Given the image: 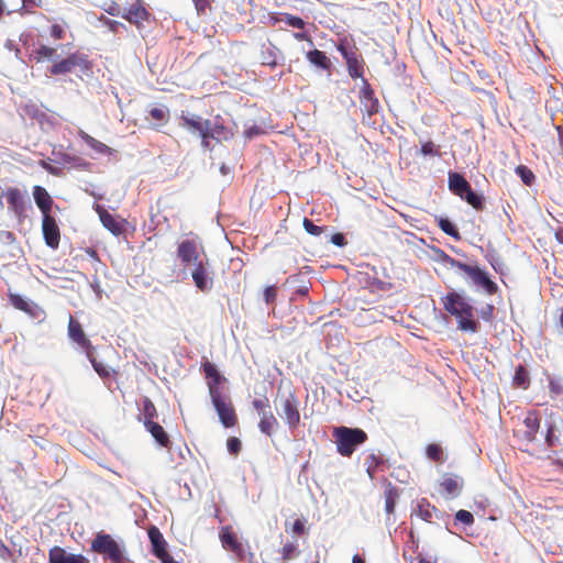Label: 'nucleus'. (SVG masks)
Returning a JSON list of instances; mask_svg holds the SVG:
<instances>
[{
    "mask_svg": "<svg viewBox=\"0 0 563 563\" xmlns=\"http://www.w3.org/2000/svg\"><path fill=\"white\" fill-rule=\"evenodd\" d=\"M443 308L457 320L459 329L465 332H476L478 322L474 319V309L467 300L456 291L442 297Z\"/></svg>",
    "mask_w": 563,
    "mask_h": 563,
    "instance_id": "f257e3e1",
    "label": "nucleus"
},
{
    "mask_svg": "<svg viewBox=\"0 0 563 563\" xmlns=\"http://www.w3.org/2000/svg\"><path fill=\"white\" fill-rule=\"evenodd\" d=\"M90 549L92 552L101 555L106 561H109L110 563L126 562L124 543L103 531L97 532L90 543Z\"/></svg>",
    "mask_w": 563,
    "mask_h": 563,
    "instance_id": "f03ea898",
    "label": "nucleus"
},
{
    "mask_svg": "<svg viewBox=\"0 0 563 563\" xmlns=\"http://www.w3.org/2000/svg\"><path fill=\"white\" fill-rule=\"evenodd\" d=\"M336 451L340 455L350 457L357 446L368 439L367 433L358 428L336 427L333 429Z\"/></svg>",
    "mask_w": 563,
    "mask_h": 563,
    "instance_id": "7ed1b4c3",
    "label": "nucleus"
},
{
    "mask_svg": "<svg viewBox=\"0 0 563 563\" xmlns=\"http://www.w3.org/2000/svg\"><path fill=\"white\" fill-rule=\"evenodd\" d=\"M449 188L450 190L465 200L477 211H483L485 208L484 197L473 191L466 178L459 173L449 174Z\"/></svg>",
    "mask_w": 563,
    "mask_h": 563,
    "instance_id": "20e7f679",
    "label": "nucleus"
},
{
    "mask_svg": "<svg viewBox=\"0 0 563 563\" xmlns=\"http://www.w3.org/2000/svg\"><path fill=\"white\" fill-rule=\"evenodd\" d=\"M75 68L81 71H89L92 68V63L89 60L88 55L79 51L70 53L67 57L55 62L49 67L51 75H66L71 73Z\"/></svg>",
    "mask_w": 563,
    "mask_h": 563,
    "instance_id": "39448f33",
    "label": "nucleus"
},
{
    "mask_svg": "<svg viewBox=\"0 0 563 563\" xmlns=\"http://www.w3.org/2000/svg\"><path fill=\"white\" fill-rule=\"evenodd\" d=\"M2 197L7 201L8 210L15 217L16 221L22 224L27 218V210L31 208L24 194L16 187H9L3 190Z\"/></svg>",
    "mask_w": 563,
    "mask_h": 563,
    "instance_id": "423d86ee",
    "label": "nucleus"
},
{
    "mask_svg": "<svg viewBox=\"0 0 563 563\" xmlns=\"http://www.w3.org/2000/svg\"><path fill=\"white\" fill-rule=\"evenodd\" d=\"M277 400L279 401L282 413L286 420L287 426L290 429L296 428L300 422L299 413V401L294 391L277 394Z\"/></svg>",
    "mask_w": 563,
    "mask_h": 563,
    "instance_id": "0eeeda50",
    "label": "nucleus"
},
{
    "mask_svg": "<svg viewBox=\"0 0 563 563\" xmlns=\"http://www.w3.org/2000/svg\"><path fill=\"white\" fill-rule=\"evenodd\" d=\"M212 405L225 428H232L238 423V416L230 397L225 394L210 397Z\"/></svg>",
    "mask_w": 563,
    "mask_h": 563,
    "instance_id": "6e6552de",
    "label": "nucleus"
},
{
    "mask_svg": "<svg viewBox=\"0 0 563 563\" xmlns=\"http://www.w3.org/2000/svg\"><path fill=\"white\" fill-rule=\"evenodd\" d=\"M191 278L198 290L208 292L213 287V276L209 260L205 258L192 265Z\"/></svg>",
    "mask_w": 563,
    "mask_h": 563,
    "instance_id": "1a4fd4ad",
    "label": "nucleus"
},
{
    "mask_svg": "<svg viewBox=\"0 0 563 563\" xmlns=\"http://www.w3.org/2000/svg\"><path fill=\"white\" fill-rule=\"evenodd\" d=\"M465 274L471 279L472 284L482 288L487 295L493 296L498 292L497 284L490 279L488 273L477 265H468Z\"/></svg>",
    "mask_w": 563,
    "mask_h": 563,
    "instance_id": "9d476101",
    "label": "nucleus"
},
{
    "mask_svg": "<svg viewBox=\"0 0 563 563\" xmlns=\"http://www.w3.org/2000/svg\"><path fill=\"white\" fill-rule=\"evenodd\" d=\"M177 256L185 267L192 266L205 258L200 255L196 239H186L178 244Z\"/></svg>",
    "mask_w": 563,
    "mask_h": 563,
    "instance_id": "9b49d317",
    "label": "nucleus"
},
{
    "mask_svg": "<svg viewBox=\"0 0 563 563\" xmlns=\"http://www.w3.org/2000/svg\"><path fill=\"white\" fill-rule=\"evenodd\" d=\"M219 539L224 550L234 553L239 560L244 559L245 550L243 543L233 531L232 526H223L220 530Z\"/></svg>",
    "mask_w": 563,
    "mask_h": 563,
    "instance_id": "f8f14e48",
    "label": "nucleus"
},
{
    "mask_svg": "<svg viewBox=\"0 0 563 563\" xmlns=\"http://www.w3.org/2000/svg\"><path fill=\"white\" fill-rule=\"evenodd\" d=\"M201 369L205 374V377L207 379V386L210 397L223 395V390L221 385L225 383V377L218 371L217 366L206 361L201 365Z\"/></svg>",
    "mask_w": 563,
    "mask_h": 563,
    "instance_id": "ddd939ff",
    "label": "nucleus"
},
{
    "mask_svg": "<svg viewBox=\"0 0 563 563\" xmlns=\"http://www.w3.org/2000/svg\"><path fill=\"white\" fill-rule=\"evenodd\" d=\"M338 51L346 62L349 75L352 78H363L364 66L363 60L356 49L347 48L343 43L338 45Z\"/></svg>",
    "mask_w": 563,
    "mask_h": 563,
    "instance_id": "4468645a",
    "label": "nucleus"
},
{
    "mask_svg": "<svg viewBox=\"0 0 563 563\" xmlns=\"http://www.w3.org/2000/svg\"><path fill=\"white\" fill-rule=\"evenodd\" d=\"M42 233L47 246L53 250H56L59 246L60 231L52 214L44 216L42 218Z\"/></svg>",
    "mask_w": 563,
    "mask_h": 563,
    "instance_id": "2eb2a0df",
    "label": "nucleus"
},
{
    "mask_svg": "<svg viewBox=\"0 0 563 563\" xmlns=\"http://www.w3.org/2000/svg\"><path fill=\"white\" fill-rule=\"evenodd\" d=\"M67 331L69 339L78 346L84 349L86 354H90V351H93V345L86 335L82 325L80 324L79 321L75 320L73 316H69Z\"/></svg>",
    "mask_w": 563,
    "mask_h": 563,
    "instance_id": "dca6fc26",
    "label": "nucleus"
},
{
    "mask_svg": "<svg viewBox=\"0 0 563 563\" xmlns=\"http://www.w3.org/2000/svg\"><path fill=\"white\" fill-rule=\"evenodd\" d=\"M48 563H89V560L80 553H69L59 545H54L48 551Z\"/></svg>",
    "mask_w": 563,
    "mask_h": 563,
    "instance_id": "f3484780",
    "label": "nucleus"
},
{
    "mask_svg": "<svg viewBox=\"0 0 563 563\" xmlns=\"http://www.w3.org/2000/svg\"><path fill=\"white\" fill-rule=\"evenodd\" d=\"M96 211L99 214L102 225L107 230H109L113 235L119 236L124 232V219L117 218L115 216L111 214L108 210L100 206H97Z\"/></svg>",
    "mask_w": 563,
    "mask_h": 563,
    "instance_id": "a211bd4d",
    "label": "nucleus"
},
{
    "mask_svg": "<svg viewBox=\"0 0 563 563\" xmlns=\"http://www.w3.org/2000/svg\"><path fill=\"white\" fill-rule=\"evenodd\" d=\"M208 132L212 140L225 142L233 137V131L224 124L223 119L217 115L212 121L208 120Z\"/></svg>",
    "mask_w": 563,
    "mask_h": 563,
    "instance_id": "6ab92c4d",
    "label": "nucleus"
},
{
    "mask_svg": "<svg viewBox=\"0 0 563 563\" xmlns=\"http://www.w3.org/2000/svg\"><path fill=\"white\" fill-rule=\"evenodd\" d=\"M361 104L363 110L371 117L378 112L379 102L378 99L374 95V90L371 88V85L366 79L363 78V87L361 89Z\"/></svg>",
    "mask_w": 563,
    "mask_h": 563,
    "instance_id": "aec40b11",
    "label": "nucleus"
},
{
    "mask_svg": "<svg viewBox=\"0 0 563 563\" xmlns=\"http://www.w3.org/2000/svg\"><path fill=\"white\" fill-rule=\"evenodd\" d=\"M148 539L152 545V553L157 559L168 556L167 542L156 526H151L147 530Z\"/></svg>",
    "mask_w": 563,
    "mask_h": 563,
    "instance_id": "412c9836",
    "label": "nucleus"
},
{
    "mask_svg": "<svg viewBox=\"0 0 563 563\" xmlns=\"http://www.w3.org/2000/svg\"><path fill=\"white\" fill-rule=\"evenodd\" d=\"M32 194L34 201L37 208L41 210L43 217L49 216L54 205V200L48 194V191L44 187L36 185L33 187Z\"/></svg>",
    "mask_w": 563,
    "mask_h": 563,
    "instance_id": "4be33fe9",
    "label": "nucleus"
},
{
    "mask_svg": "<svg viewBox=\"0 0 563 563\" xmlns=\"http://www.w3.org/2000/svg\"><path fill=\"white\" fill-rule=\"evenodd\" d=\"M540 416L537 411H529L523 419L525 430L522 431V437L526 441L532 442L536 439V435L540 428Z\"/></svg>",
    "mask_w": 563,
    "mask_h": 563,
    "instance_id": "5701e85b",
    "label": "nucleus"
},
{
    "mask_svg": "<svg viewBox=\"0 0 563 563\" xmlns=\"http://www.w3.org/2000/svg\"><path fill=\"white\" fill-rule=\"evenodd\" d=\"M57 57V48L45 44H40L30 53V60L36 64L44 62H53Z\"/></svg>",
    "mask_w": 563,
    "mask_h": 563,
    "instance_id": "b1692460",
    "label": "nucleus"
},
{
    "mask_svg": "<svg viewBox=\"0 0 563 563\" xmlns=\"http://www.w3.org/2000/svg\"><path fill=\"white\" fill-rule=\"evenodd\" d=\"M440 487L445 495L455 497L463 487V479L457 475L446 474L443 476Z\"/></svg>",
    "mask_w": 563,
    "mask_h": 563,
    "instance_id": "393cba45",
    "label": "nucleus"
},
{
    "mask_svg": "<svg viewBox=\"0 0 563 563\" xmlns=\"http://www.w3.org/2000/svg\"><path fill=\"white\" fill-rule=\"evenodd\" d=\"M180 125L186 128L191 133H202L208 129V120H203L200 115L188 114L180 117Z\"/></svg>",
    "mask_w": 563,
    "mask_h": 563,
    "instance_id": "a878e982",
    "label": "nucleus"
},
{
    "mask_svg": "<svg viewBox=\"0 0 563 563\" xmlns=\"http://www.w3.org/2000/svg\"><path fill=\"white\" fill-rule=\"evenodd\" d=\"M147 11L142 5L140 0H135L122 14V16L128 20L130 23L139 24L142 21L147 19Z\"/></svg>",
    "mask_w": 563,
    "mask_h": 563,
    "instance_id": "bb28decb",
    "label": "nucleus"
},
{
    "mask_svg": "<svg viewBox=\"0 0 563 563\" xmlns=\"http://www.w3.org/2000/svg\"><path fill=\"white\" fill-rule=\"evenodd\" d=\"M145 429L151 433L156 443L162 448H170L172 441L165 429L157 422L153 421L146 426Z\"/></svg>",
    "mask_w": 563,
    "mask_h": 563,
    "instance_id": "cd10ccee",
    "label": "nucleus"
},
{
    "mask_svg": "<svg viewBox=\"0 0 563 563\" xmlns=\"http://www.w3.org/2000/svg\"><path fill=\"white\" fill-rule=\"evenodd\" d=\"M78 135L96 153L102 155H112L113 150L111 147L96 140L95 137L86 133L84 130H79Z\"/></svg>",
    "mask_w": 563,
    "mask_h": 563,
    "instance_id": "c85d7f7f",
    "label": "nucleus"
},
{
    "mask_svg": "<svg viewBox=\"0 0 563 563\" xmlns=\"http://www.w3.org/2000/svg\"><path fill=\"white\" fill-rule=\"evenodd\" d=\"M260 417V431L266 435H272L278 428V420L271 410L267 412H262Z\"/></svg>",
    "mask_w": 563,
    "mask_h": 563,
    "instance_id": "c756f323",
    "label": "nucleus"
},
{
    "mask_svg": "<svg viewBox=\"0 0 563 563\" xmlns=\"http://www.w3.org/2000/svg\"><path fill=\"white\" fill-rule=\"evenodd\" d=\"M307 60L318 68L329 70L331 68V60L324 52L317 48L306 53Z\"/></svg>",
    "mask_w": 563,
    "mask_h": 563,
    "instance_id": "7c9ffc66",
    "label": "nucleus"
},
{
    "mask_svg": "<svg viewBox=\"0 0 563 563\" xmlns=\"http://www.w3.org/2000/svg\"><path fill=\"white\" fill-rule=\"evenodd\" d=\"M141 412L142 417H140L139 420L142 421L144 426L153 422L158 416L155 405L148 397L142 398Z\"/></svg>",
    "mask_w": 563,
    "mask_h": 563,
    "instance_id": "2f4dec72",
    "label": "nucleus"
},
{
    "mask_svg": "<svg viewBox=\"0 0 563 563\" xmlns=\"http://www.w3.org/2000/svg\"><path fill=\"white\" fill-rule=\"evenodd\" d=\"M9 301L15 309L21 310L32 317H35V310L37 309V306L29 302L22 296L18 294H10Z\"/></svg>",
    "mask_w": 563,
    "mask_h": 563,
    "instance_id": "473e14b6",
    "label": "nucleus"
},
{
    "mask_svg": "<svg viewBox=\"0 0 563 563\" xmlns=\"http://www.w3.org/2000/svg\"><path fill=\"white\" fill-rule=\"evenodd\" d=\"M384 497H385V511L388 516L393 515L395 511L397 500L399 498V493H398L397 487H395L391 483H388L384 490Z\"/></svg>",
    "mask_w": 563,
    "mask_h": 563,
    "instance_id": "72a5a7b5",
    "label": "nucleus"
},
{
    "mask_svg": "<svg viewBox=\"0 0 563 563\" xmlns=\"http://www.w3.org/2000/svg\"><path fill=\"white\" fill-rule=\"evenodd\" d=\"M278 49L271 43L262 45L261 49V63L263 65L275 68L278 64L277 60Z\"/></svg>",
    "mask_w": 563,
    "mask_h": 563,
    "instance_id": "f704fd0d",
    "label": "nucleus"
},
{
    "mask_svg": "<svg viewBox=\"0 0 563 563\" xmlns=\"http://www.w3.org/2000/svg\"><path fill=\"white\" fill-rule=\"evenodd\" d=\"M514 386L522 389H527L530 384V377L527 368L523 365H519L512 378Z\"/></svg>",
    "mask_w": 563,
    "mask_h": 563,
    "instance_id": "c9c22d12",
    "label": "nucleus"
},
{
    "mask_svg": "<svg viewBox=\"0 0 563 563\" xmlns=\"http://www.w3.org/2000/svg\"><path fill=\"white\" fill-rule=\"evenodd\" d=\"M384 463L380 455L371 453L365 460L366 472L371 479H374L378 467Z\"/></svg>",
    "mask_w": 563,
    "mask_h": 563,
    "instance_id": "e433bc0d",
    "label": "nucleus"
},
{
    "mask_svg": "<svg viewBox=\"0 0 563 563\" xmlns=\"http://www.w3.org/2000/svg\"><path fill=\"white\" fill-rule=\"evenodd\" d=\"M86 356L90 361L93 369L101 378H109L111 374L114 373V371L108 367L106 364L96 360L93 351H90V354H86Z\"/></svg>",
    "mask_w": 563,
    "mask_h": 563,
    "instance_id": "4c0bfd02",
    "label": "nucleus"
},
{
    "mask_svg": "<svg viewBox=\"0 0 563 563\" xmlns=\"http://www.w3.org/2000/svg\"><path fill=\"white\" fill-rule=\"evenodd\" d=\"M438 227L449 236L453 238L454 240L459 241L461 240V234L457 230V228L446 218H439L437 220Z\"/></svg>",
    "mask_w": 563,
    "mask_h": 563,
    "instance_id": "58836bf2",
    "label": "nucleus"
},
{
    "mask_svg": "<svg viewBox=\"0 0 563 563\" xmlns=\"http://www.w3.org/2000/svg\"><path fill=\"white\" fill-rule=\"evenodd\" d=\"M426 454L429 460L438 463L444 462V453L440 444L431 443L426 448Z\"/></svg>",
    "mask_w": 563,
    "mask_h": 563,
    "instance_id": "ea45409f",
    "label": "nucleus"
},
{
    "mask_svg": "<svg viewBox=\"0 0 563 563\" xmlns=\"http://www.w3.org/2000/svg\"><path fill=\"white\" fill-rule=\"evenodd\" d=\"M440 262L446 266V267H450V268H457L460 271H462L463 273H465V271L467 269L468 267V264H465L463 262H460L455 258H453L452 256L448 255L445 252L441 251V255H440Z\"/></svg>",
    "mask_w": 563,
    "mask_h": 563,
    "instance_id": "a19ab883",
    "label": "nucleus"
},
{
    "mask_svg": "<svg viewBox=\"0 0 563 563\" xmlns=\"http://www.w3.org/2000/svg\"><path fill=\"white\" fill-rule=\"evenodd\" d=\"M516 173L519 175L525 185L530 186L534 181V174L525 165L517 166Z\"/></svg>",
    "mask_w": 563,
    "mask_h": 563,
    "instance_id": "79ce46f5",
    "label": "nucleus"
},
{
    "mask_svg": "<svg viewBox=\"0 0 563 563\" xmlns=\"http://www.w3.org/2000/svg\"><path fill=\"white\" fill-rule=\"evenodd\" d=\"M150 115L153 120L163 122L167 121L169 112L166 107H155L150 110Z\"/></svg>",
    "mask_w": 563,
    "mask_h": 563,
    "instance_id": "37998d69",
    "label": "nucleus"
},
{
    "mask_svg": "<svg viewBox=\"0 0 563 563\" xmlns=\"http://www.w3.org/2000/svg\"><path fill=\"white\" fill-rule=\"evenodd\" d=\"M434 508L429 503L422 500L418 506V516L424 521H431Z\"/></svg>",
    "mask_w": 563,
    "mask_h": 563,
    "instance_id": "c03bdc74",
    "label": "nucleus"
},
{
    "mask_svg": "<svg viewBox=\"0 0 563 563\" xmlns=\"http://www.w3.org/2000/svg\"><path fill=\"white\" fill-rule=\"evenodd\" d=\"M420 152L424 156H439L440 147L435 145L432 141H428L421 145Z\"/></svg>",
    "mask_w": 563,
    "mask_h": 563,
    "instance_id": "a18cd8bd",
    "label": "nucleus"
},
{
    "mask_svg": "<svg viewBox=\"0 0 563 563\" xmlns=\"http://www.w3.org/2000/svg\"><path fill=\"white\" fill-rule=\"evenodd\" d=\"M252 406L258 412L260 416L262 415V412L269 411V408H271L269 400L266 397L255 398L252 401Z\"/></svg>",
    "mask_w": 563,
    "mask_h": 563,
    "instance_id": "49530a36",
    "label": "nucleus"
},
{
    "mask_svg": "<svg viewBox=\"0 0 563 563\" xmlns=\"http://www.w3.org/2000/svg\"><path fill=\"white\" fill-rule=\"evenodd\" d=\"M302 225L305 228V230L311 234V235H314V236H319L320 234L323 233L324 231V228L322 227H319V225H316L311 220H309L308 218H305L303 221H302Z\"/></svg>",
    "mask_w": 563,
    "mask_h": 563,
    "instance_id": "de8ad7c7",
    "label": "nucleus"
},
{
    "mask_svg": "<svg viewBox=\"0 0 563 563\" xmlns=\"http://www.w3.org/2000/svg\"><path fill=\"white\" fill-rule=\"evenodd\" d=\"M284 21L289 26H292V27H296V29L302 30L306 26L305 21L300 16H296V15H292V14H289V13H284Z\"/></svg>",
    "mask_w": 563,
    "mask_h": 563,
    "instance_id": "09e8293b",
    "label": "nucleus"
},
{
    "mask_svg": "<svg viewBox=\"0 0 563 563\" xmlns=\"http://www.w3.org/2000/svg\"><path fill=\"white\" fill-rule=\"evenodd\" d=\"M297 552V545L294 542H287L282 548V558L285 561L291 560L295 558Z\"/></svg>",
    "mask_w": 563,
    "mask_h": 563,
    "instance_id": "8fccbe9b",
    "label": "nucleus"
},
{
    "mask_svg": "<svg viewBox=\"0 0 563 563\" xmlns=\"http://www.w3.org/2000/svg\"><path fill=\"white\" fill-rule=\"evenodd\" d=\"M455 520L463 525L471 526L474 523V516L470 511L461 509L455 514Z\"/></svg>",
    "mask_w": 563,
    "mask_h": 563,
    "instance_id": "3c124183",
    "label": "nucleus"
},
{
    "mask_svg": "<svg viewBox=\"0 0 563 563\" xmlns=\"http://www.w3.org/2000/svg\"><path fill=\"white\" fill-rule=\"evenodd\" d=\"M227 448L231 454L238 455L242 449V443H241L240 439H238L235 437H231L227 441Z\"/></svg>",
    "mask_w": 563,
    "mask_h": 563,
    "instance_id": "603ef678",
    "label": "nucleus"
},
{
    "mask_svg": "<svg viewBox=\"0 0 563 563\" xmlns=\"http://www.w3.org/2000/svg\"><path fill=\"white\" fill-rule=\"evenodd\" d=\"M277 297V288L276 286H267L264 289V301L267 305L274 303Z\"/></svg>",
    "mask_w": 563,
    "mask_h": 563,
    "instance_id": "864d4df0",
    "label": "nucleus"
},
{
    "mask_svg": "<svg viewBox=\"0 0 563 563\" xmlns=\"http://www.w3.org/2000/svg\"><path fill=\"white\" fill-rule=\"evenodd\" d=\"M49 35L54 40H63L66 35V32L60 24L55 23L49 29Z\"/></svg>",
    "mask_w": 563,
    "mask_h": 563,
    "instance_id": "5fc2aeb1",
    "label": "nucleus"
},
{
    "mask_svg": "<svg viewBox=\"0 0 563 563\" xmlns=\"http://www.w3.org/2000/svg\"><path fill=\"white\" fill-rule=\"evenodd\" d=\"M549 390L552 396H558L563 393V386L559 380L551 379L549 382Z\"/></svg>",
    "mask_w": 563,
    "mask_h": 563,
    "instance_id": "6e6d98bb",
    "label": "nucleus"
},
{
    "mask_svg": "<svg viewBox=\"0 0 563 563\" xmlns=\"http://www.w3.org/2000/svg\"><path fill=\"white\" fill-rule=\"evenodd\" d=\"M290 531L295 534H303L306 532L305 520L296 519L291 526Z\"/></svg>",
    "mask_w": 563,
    "mask_h": 563,
    "instance_id": "4d7b16f0",
    "label": "nucleus"
},
{
    "mask_svg": "<svg viewBox=\"0 0 563 563\" xmlns=\"http://www.w3.org/2000/svg\"><path fill=\"white\" fill-rule=\"evenodd\" d=\"M195 7L199 13H203L205 10L210 7L211 0H192Z\"/></svg>",
    "mask_w": 563,
    "mask_h": 563,
    "instance_id": "13d9d810",
    "label": "nucleus"
},
{
    "mask_svg": "<svg viewBox=\"0 0 563 563\" xmlns=\"http://www.w3.org/2000/svg\"><path fill=\"white\" fill-rule=\"evenodd\" d=\"M331 242L336 246H344L346 244L345 236L342 233H334L331 236Z\"/></svg>",
    "mask_w": 563,
    "mask_h": 563,
    "instance_id": "bf43d9fd",
    "label": "nucleus"
},
{
    "mask_svg": "<svg viewBox=\"0 0 563 563\" xmlns=\"http://www.w3.org/2000/svg\"><path fill=\"white\" fill-rule=\"evenodd\" d=\"M40 166L43 167L46 172H48L52 175H55V176L59 175V170L56 167L52 166L46 161H40Z\"/></svg>",
    "mask_w": 563,
    "mask_h": 563,
    "instance_id": "052dcab7",
    "label": "nucleus"
},
{
    "mask_svg": "<svg viewBox=\"0 0 563 563\" xmlns=\"http://www.w3.org/2000/svg\"><path fill=\"white\" fill-rule=\"evenodd\" d=\"M199 135L201 137V146L206 150L210 148V140H212V137L209 135L208 130L203 131Z\"/></svg>",
    "mask_w": 563,
    "mask_h": 563,
    "instance_id": "680f3d73",
    "label": "nucleus"
},
{
    "mask_svg": "<svg viewBox=\"0 0 563 563\" xmlns=\"http://www.w3.org/2000/svg\"><path fill=\"white\" fill-rule=\"evenodd\" d=\"M545 441L549 446H552L554 443V428L549 427L545 435Z\"/></svg>",
    "mask_w": 563,
    "mask_h": 563,
    "instance_id": "e2e57ef3",
    "label": "nucleus"
},
{
    "mask_svg": "<svg viewBox=\"0 0 563 563\" xmlns=\"http://www.w3.org/2000/svg\"><path fill=\"white\" fill-rule=\"evenodd\" d=\"M22 1V9L27 7H41L42 0H21Z\"/></svg>",
    "mask_w": 563,
    "mask_h": 563,
    "instance_id": "0e129e2a",
    "label": "nucleus"
},
{
    "mask_svg": "<svg viewBox=\"0 0 563 563\" xmlns=\"http://www.w3.org/2000/svg\"><path fill=\"white\" fill-rule=\"evenodd\" d=\"M106 11L111 15H119L120 7L115 2H113Z\"/></svg>",
    "mask_w": 563,
    "mask_h": 563,
    "instance_id": "69168bd1",
    "label": "nucleus"
},
{
    "mask_svg": "<svg viewBox=\"0 0 563 563\" xmlns=\"http://www.w3.org/2000/svg\"><path fill=\"white\" fill-rule=\"evenodd\" d=\"M294 37H295L296 40H298V41H309V42H311V40L309 38L308 34H307V33H303V32H301V33H295V34H294Z\"/></svg>",
    "mask_w": 563,
    "mask_h": 563,
    "instance_id": "338daca9",
    "label": "nucleus"
},
{
    "mask_svg": "<svg viewBox=\"0 0 563 563\" xmlns=\"http://www.w3.org/2000/svg\"><path fill=\"white\" fill-rule=\"evenodd\" d=\"M106 24L111 29V30H115V27L118 26L119 22L118 21H113V20H109L107 19L106 20Z\"/></svg>",
    "mask_w": 563,
    "mask_h": 563,
    "instance_id": "774afa93",
    "label": "nucleus"
}]
</instances>
